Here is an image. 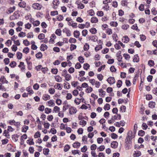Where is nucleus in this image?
Here are the masks:
<instances>
[{"mask_svg":"<svg viewBox=\"0 0 157 157\" xmlns=\"http://www.w3.org/2000/svg\"><path fill=\"white\" fill-rule=\"evenodd\" d=\"M55 33L57 35L60 36L61 35V30L60 29H57L56 30Z\"/></svg>","mask_w":157,"mask_h":157,"instance_id":"nucleus-59","label":"nucleus"},{"mask_svg":"<svg viewBox=\"0 0 157 157\" xmlns=\"http://www.w3.org/2000/svg\"><path fill=\"white\" fill-rule=\"evenodd\" d=\"M129 38L126 36H124L122 39V41L124 43H127L129 42Z\"/></svg>","mask_w":157,"mask_h":157,"instance_id":"nucleus-14","label":"nucleus"},{"mask_svg":"<svg viewBox=\"0 0 157 157\" xmlns=\"http://www.w3.org/2000/svg\"><path fill=\"white\" fill-rule=\"evenodd\" d=\"M118 146V143L116 142L113 141L111 143V147L113 148H116Z\"/></svg>","mask_w":157,"mask_h":157,"instance_id":"nucleus-17","label":"nucleus"},{"mask_svg":"<svg viewBox=\"0 0 157 157\" xmlns=\"http://www.w3.org/2000/svg\"><path fill=\"white\" fill-rule=\"evenodd\" d=\"M19 136L17 134L13 135L12 136V139L15 142H17L18 140V138Z\"/></svg>","mask_w":157,"mask_h":157,"instance_id":"nucleus-16","label":"nucleus"},{"mask_svg":"<svg viewBox=\"0 0 157 157\" xmlns=\"http://www.w3.org/2000/svg\"><path fill=\"white\" fill-rule=\"evenodd\" d=\"M79 124L82 125V127L85 126L86 124V121L85 120H82L80 121Z\"/></svg>","mask_w":157,"mask_h":157,"instance_id":"nucleus-28","label":"nucleus"},{"mask_svg":"<svg viewBox=\"0 0 157 157\" xmlns=\"http://www.w3.org/2000/svg\"><path fill=\"white\" fill-rule=\"evenodd\" d=\"M103 139L102 138H98L97 139V141L98 144H100L102 143L103 141Z\"/></svg>","mask_w":157,"mask_h":157,"instance_id":"nucleus-62","label":"nucleus"},{"mask_svg":"<svg viewBox=\"0 0 157 157\" xmlns=\"http://www.w3.org/2000/svg\"><path fill=\"white\" fill-rule=\"evenodd\" d=\"M72 153L74 155H75L76 154H78L79 155H80V151L78 150H73L72 151Z\"/></svg>","mask_w":157,"mask_h":157,"instance_id":"nucleus-36","label":"nucleus"},{"mask_svg":"<svg viewBox=\"0 0 157 157\" xmlns=\"http://www.w3.org/2000/svg\"><path fill=\"white\" fill-rule=\"evenodd\" d=\"M55 78L56 81L58 82H60L62 81V78L59 75H56L55 76Z\"/></svg>","mask_w":157,"mask_h":157,"instance_id":"nucleus-26","label":"nucleus"},{"mask_svg":"<svg viewBox=\"0 0 157 157\" xmlns=\"http://www.w3.org/2000/svg\"><path fill=\"white\" fill-rule=\"evenodd\" d=\"M42 54L41 52H39L36 55V57L37 58L40 59L42 57Z\"/></svg>","mask_w":157,"mask_h":157,"instance_id":"nucleus-57","label":"nucleus"},{"mask_svg":"<svg viewBox=\"0 0 157 157\" xmlns=\"http://www.w3.org/2000/svg\"><path fill=\"white\" fill-rule=\"evenodd\" d=\"M65 80L67 81H69L71 79V75L70 74H67L65 76Z\"/></svg>","mask_w":157,"mask_h":157,"instance_id":"nucleus-31","label":"nucleus"},{"mask_svg":"<svg viewBox=\"0 0 157 157\" xmlns=\"http://www.w3.org/2000/svg\"><path fill=\"white\" fill-rule=\"evenodd\" d=\"M133 61L134 62H138L139 61V58L137 55H135L134 56Z\"/></svg>","mask_w":157,"mask_h":157,"instance_id":"nucleus-24","label":"nucleus"},{"mask_svg":"<svg viewBox=\"0 0 157 157\" xmlns=\"http://www.w3.org/2000/svg\"><path fill=\"white\" fill-rule=\"evenodd\" d=\"M97 15L99 17H102L104 15V13L102 11H98L97 12Z\"/></svg>","mask_w":157,"mask_h":157,"instance_id":"nucleus-53","label":"nucleus"},{"mask_svg":"<svg viewBox=\"0 0 157 157\" xmlns=\"http://www.w3.org/2000/svg\"><path fill=\"white\" fill-rule=\"evenodd\" d=\"M106 33L109 35L112 34L113 33L112 30L110 28H108L107 29H106Z\"/></svg>","mask_w":157,"mask_h":157,"instance_id":"nucleus-40","label":"nucleus"},{"mask_svg":"<svg viewBox=\"0 0 157 157\" xmlns=\"http://www.w3.org/2000/svg\"><path fill=\"white\" fill-rule=\"evenodd\" d=\"M0 82L3 83H7L8 81L6 79L4 76H2L0 79Z\"/></svg>","mask_w":157,"mask_h":157,"instance_id":"nucleus-19","label":"nucleus"},{"mask_svg":"<svg viewBox=\"0 0 157 157\" xmlns=\"http://www.w3.org/2000/svg\"><path fill=\"white\" fill-rule=\"evenodd\" d=\"M122 85V81L121 80H119L117 83V85L118 87H120Z\"/></svg>","mask_w":157,"mask_h":157,"instance_id":"nucleus-56","label":"nucleus"},{"mask_svg":"<svg viewBox=\"0 0 157 157\" xmlns=\"http://www.w3.org/2000/svg\"><path fill=\"white\" fill-rule=\"evenodd\" d=\"M63 32L65 33L68 36H71V32L70 30L67 28H65L63 30Z\"/></svg>","mask_w":157,"mask_h":157,"instance_id":"nucleus-5","label":"nucleus"},{"mask_svg":"<svg viewBox=\"0 0 157 157\" xmlns=\"http://www.w3.org/2000/svg\"><path fill=\"white\" fill-rule=\"evenodd\" d=\"M88 31L87 30L84 29L82 31V35L84 36H86L87 34Z\"/></svg>","mask_w":157,"mask_h":157,"instance_id":"nucleus-60","label":"nucleus"},{"mask_svg":"<svg viewBox=\"0 0 157 157\" xmlns=\"http://www.w3.org/2000/svg\"><path fill=\"white\" fill-rule=\"evenodd\" d=\"M90 32L93 34H95L97 33V30L94 28H92L90 30Z\"/></svg>","mask_w":157,"mask_h":157,"instance_id":"nucleus-29","label":"nucleus"},{"mask_svg":"<svg viewBox=\"0 0 157 157\" xmlns=\"http://www.w3.org/2000/svg\"><path fill=\"white\" fill-rule=\"evenodd\" d=\"M52 3L53 5V8L54 9H56V6L59 5V0H54L52 2Z\"/></svg>","mask_w":157,"mask_h":157,"instance_id":"nucleus-6","label":"nucleus"},{"mask_svg":"<svg viewBox=\"0 0 157 157\" xmlns=\"http://www.w3.org/2000/svg\"><path fill=\"white\" fill-rule=\"evenodd\" d=\"M33 139L32 140L29 139L27 140V143L30 145H34V142L33 141Z\"/></svg>","mask_w":157,"mask_h":157,"instance_id":"nucleus-37","label":"nucleus"},{"mask_svg":"<svg viewBox=\"0 0 157 157\" xmlns=\"http://www.w3.org/2000/svg\"><path fill=\"white\" fill-rule=\"evenodd\" d=\"M18 5L21 7L24 8L26 6V3L24 1L18 3Z\"/></svg>","mask_w":157,"mask_h":157,"instance_id":"nucleus-20","label":"nucleus"},{"mask_svg":"<svg viewBox=\"0 0 157 157\" xmlns=\"http://www.w3.org/2000/svg\"><path fill=\"white\" fill-rule=\"evenodd\" d=\"M94 85L97 88H98L101 85L100 82L98 81H96Z\"/></svg>","mask_w":157,"mask_h":157,"instance_id":"nucleus-63","label":"nucleus"},{"mask_svg":"<svg viewBox=\"0 0 157 157\" xmlns=\"http://www.w3.org/2000/svg\"><path fill=\"white\" fill-rule=\"evenodd\" d=\"M129 27V25L128 24H124L122 26L121 28L123 29L126 30Z\"/></svg>","mask_w":157,"mask_h":157,"instance_id":"nucleus-51","label":"nucleus"},{"mask_svg":"<svg viewBox=\"0 0 157 157\" xmlns=\"http://www.w3.org/2000/svg\"><path fill=\"white\" fill-rule=\"evenodd\" d=\"M63 87L62 84L59 83L56 84L54 86V87L56 89L60 90L62 89Z\"/></svg>","mask_w":157,"mask_h":157,"instance_id":"nucleus-11","label":"nucleus"},{"mask_svg":"<svg viewBox=\"0 0 157 157\" xmlns=\"http://www.w3.org/2000/svg\"><path fill=\"white\" fill-rule=\"evenodd\" d=\"M45 37V35L43 33H41L39 34L38 36V38L40 40L43 39Z\"/></svg>","mask_w":157,"mask_h":157,"instance_id":"nucleus-47","label":"nucleus"},{"mask_svg":"<svg viewBox=\"0 0 157 157\" xmlns=\"http://www.w3.org/2000/svg\"><path fill=\"white\" fill-rule=\"evenodd\" d=\"M76 40L74 38H70L69 40V42L71 43H75L76 42Z\"/></svg>","mask_w":157,"mask_h":157,"instance_id":"nucleus-46","label":"nucleus"},{"mask_svg":"<svg viewBox=\"0 0 157 157\" xmlns=\"http://www.w3.org/2000/svg\"><path fill=\"white\" fill-rule=\"evenodd\" d=\"M91 40L93 42H96L98 40V37L96 36H91Z\"/></svg>","mask_w":157,"mask_h":157,"instance_id":"nucleus-38","label":"nucleus"},{"mask_svg":"<svg viewBox=\"0 0 157 157\" xmlns=\"http://www.w3.org/2000/svg\"><path fill=\"white\" fill-rule=\"evenodd\" d=\"M69 112L71 115H73L76 113L77 110L75 107L70 106L69 107Z\"/></svg>","mask_w":157,"mask_h":157,"instance_id":"nucleus-1","label":"nucleus"},{"mask_svg":"<svg viewBox=\"0 0 157 157\" xmlns=\"http://www.w3.org/2000/svg\"><path fill=\"white\" fill-rule=\"evenodd\" d=\"M121 52L120 51L118 52L117 53V56L118 58V60L119 62L121 61V59L122 58V57L121 55Z\"/></svg>","mask_w":157,"mask_h":157,"instance_id":"nucleus-10","label":"nucleus"},{"mask_svg":"<svg viewBox=\"0 0 157 157\" xmlns=\"http://www.w3.org/2000/svg\"><path fill=\"white\" fill-rule=\"evenodd\" d=\"M18 36L20 37H23L26 36V33L23 32H21L19 34Z\"/></svg>","mask_w":157,"mask_h":157,"instance_id":"nucleus-48","label":"nucleus"},{"mask_svg":"<svg viewBox=\"0 0 157 157\" xmlns=\"http://www.w3.org/2000/svg\"><path fill=\"white\" fill-rule=\"evenodd\" d=\"M132 132L131 131H129L128 132V136H127L126 139H127L128 140H130L132 139V138H134V136H133L132 135Z\"/></svg>","mask_w":157,"mask_h":157,"instance_id":"nucleus-9","label":"nucleus"},{"mask_svg":"<svg viewBox=\"0 0 157 157\" xmlns=\"http://www.w3.org/2000/svg\"><path fill=\"white\" fill-rule=\"evenodd\" d=\"M110 105L109 104H106L105 105L104 109L105 111L106 110H108L110 108Z\"/></svg>","mask_w":157,"mask_h":157,"instance_id":"nucleus-30","label":"nucleus"},{"mask_svg":"<svg viewBox=\"0 0 157 157\" xmlns=\"http://www.w3.org/2000/svg\"><path fill=\"white\" fill-rule=\"evenodd\" d=\"M121 118V115L119 114H117V115H114L112 117V120L114 121L115 120H120Z\"/></svg>","mask_w":157,"mask_h":157,"instance_id":"nucleus-8","label":"nucleus"},{"mask_svg":"<svg viewBox=\"0 0 157 157\" xmlns=\"http://www.w3.org/2000/svg\"><path fill=\"white\" fill-rule=\"evenodd\" d=\"M97 78L100 81H101L103 79V76L102 74H99L97 75Z\"/></svg>","mask_w":157,"mask_h":157,"instance_id":"nucleus-35","label":"nucleus"},{"mask_svg":"<svg viewBox=\"0 0 157 157\" xmlns=\"http://www.w3.org/2000/svg\"><path fill=\"white\" fill-rule=\"evenodd\" d=\"M40 24V22L39 21L36 20L33 23V25L34 26H38Z\"/></svg>","mask_w":157,"mask_h":157,"instance_id":"nucleus-61","label":"nucleus"},{"mask_svg":"<svg viewBox=\"0 0 157 157\" xmlns=\"http://www.w3.org/2000/svg\"><path fill=\"white\" fill-rule=\"evenodd\" d=\"M145 134V132L142 130H140L138 133L139 136H143Z\"/></svg>","mask_w":157,"mask_h":157,"instance_id":"nucleus-33","label":"nucleus"},{"mask_svg":"<svg viewBox=\"0 0 157 157\" xmlns=\"http://www.w3.org/2000/svg\"><path fill=\"white\" fill-rule=\"evenodd\" d=\"M50 98V96L47 94H44L42 97L43 99L45 101H46L49 100Z\"/></svg>","mask_w":157,"mask_h":157,"instance_id":"nucleus-12","label":"nucleus"},{"mask_svg":"<svg viewBox=\"0 0 157 157\" xmlns=\"http://www.w3.org/2000/svg\"><path fill=\"white\" fill-rule=\"evenodd\" d=\"M29 127L27 126H24L23 127V128L22 130V132H26L27 130L28 129Z\"/></svg>","mask_w":157,"mask_h":157,"instance_id":"nucleus-45","label":"nucleus"},{"mask_svg":"<svg viewBox=\"0 0 157 157\" xmlns=\"http://www.w3.org/2000/svg\"><path fill=\"white\" fill-rule=\"evenodd\" d=\"M18 67H20L22 70H24L25 68L24 63L23 62H21L20 63L19 65H18Z\"/></svg>","mask_w":157,"mask_h":157,"instance_id":"nucleus-34","label":"nucleus"},{"mask_svg":"<svg viewBox=\"0 0 157 157\" xmlns=\"http://www.w3.org/2000/svg\"><path fill=\"white\" fill-rule=\"evenodd\" d=\"M108 82L110 84H113L115 83V78L113 77H110L107 80Z\"/></svg>","mask_w":157,"mask_h":157,"instance_id":"nucleus-4","label":"nucleus"},{"mask_svg":"<svg viewBox=\"0 0 157 157\" xmlns=\"http://www.w3.org/2000/svg\"><path fill=\"white\" fill-rule=\"evenodd\" d=\"M89 67L90 65L88 64L87 63H85L84 64L83 66V68L84 69H85L87 70L89 68Z\"/></svg>","mask_w":157,"mask_h":157,"instance_id":"nucleus-52","label":"nucleus"},{"mask_svg":"<svg viewBox=\"0 0 157 157\" xmlns=\"http://www.w3.org/2000/svg\"><path fill=\"white\" fill-rule=\"evenodd\" d=\"M89 48V45L87 43H86L84 46V49L85 51L88 50Z\"/></svg>","mask_w":157,"mask_h":157,"instance_id":"nucleus-41","label":"nucleus"},{"mask_svg":"<svg viewBox=\"0 0 157 157\" xmlns=\"http://www.w3.org/2000/svg\"><path fill=\"white\" fill-rule=\"evenodd\" d=\"M141 155V152L139 151H135V153L133 155L134 157H139Z\"/></svg>","mask_w":157,"mask_h":157,"instance_id":"nucleus-25","label":"nucleus"},{"mask_svg":"<svg viewBox=\"0 0 157 157\" xmlns=\"http://www.w3.org/2000/svg\"><path fill=\"white\" fill-rule=\"evenodd\" d=\"M19 17V15L17 12H14L13 15L11 16L10 17V20H12L17 19Z\"/></svg>","mask_w":157,"mask_h":157,"instance_id":"nucleus-3","label":"nucleus"},{"mask_svg":"<svg viewBox=\"0 0 157 157\" xmlns=\"http://www.w3.org/2000/svg\"><path fill=\"white\" fill-rule=\"evenodd\" d=\"M32 7L34 9L40 10L42 8V6L38 3H35L32 5Z\"/></svg>","mask_w":157,"mask_h":157,"instance_id":"nucleus-2","label":"nucleus"},{"mask_svg":"<svg viewBox=\"0 0 157 157\" xmlns=\"http://www.w3.org/2000/svg\"><path fill=\"white\" fill-rule=\"evenodd\" d=\"M88 12L89 15L91 16H94L95 14L93 10H90Z\"/></svg>","mask_w":157,"mask_h":157,"instance_id":"nucleus-54","label":"nucleus"},{"mask_svg":"<svg viewBox=\"0 0 157 157\" xmlns=\"http://www.w3.org/2000/svg\"><path fill=\"white\" fill-rule=\"evenodd\" d=\"M26 90L30 94H33L34 92L32 90V87L30 86H29L26 88Z\"/></svg>","mask_w":157,"mask_h":157,"instance_id":"nucleus-15","label":"nucleus"},{"mask_svg":"<svg viewBox=\"0 0 157 157\" xmlns=\"http://www.w3.org/2000/svg\"><path fill=\"white\" fill-rule=\"evenodd\" d=\"M29 151L31 154H33L34 151V147H30L29 148Z\"/></svg>","mask_w":157,"mask_h":157,"instance_id":"nucleus-64","label":"nucleus"},{"mask_svg":"<svg viewBox=\"0 0 157 157\" xmlns=\"http://www.w3.org/2000/svg\"><path fill=\"white\" fill-rule=\"evenodd\" d=\"M148 64L150 67H152L154 65L155 63L153 60H149L148 61Z\"/></svg>","mask_w":157,"mask_h":157,"instance_id":"nucleus-39","label":"nucleus"},{"mask_svg":"<svg viewBox=\"0 0 157 157\" xmlns=\"http://www.w3.org/2000/svg\"><path fill=\"white\" fill-rule=\"evenodd\" d=\"M49 151V149L48 148L44 149L43 150L44 154L45 155H48V154Z\"/></svg>","mask_w":157,"mask_h":157,"instance_id":"nucleus-44","label":"nucleus"},{"mask_svg":"<svg viewBox=\"0 0 157 157\" xmlns=\"http://www.w3.org/2000/svg\"><path fill=\"white\" fill-rule=\"evenodd\" d=\"M48 47L45 44H42L40 47V49L41 51H44L45 50H47Z\"/></svg>","mask_w":157,"mask_h":157,"instance_id":"nucleus-18","label":"nucleus"},{"mask_svg":"<svg viewBox=\"0 0 157 157\" xmlns=\"http://www.w3.org/2000/svg\"><path fill=\"white\" fill-rule=\"evenodd\" d=\"M72 97V94L71 93H67V94L66 98L67 100H69L71 99Z\"/></svg>","mask_w":157,"mask_h":157,"instance_id":"nucleus-58","label":"nucleus"},{"mask_svg":"<svg viewBox=\"0 0 157 157\" xmlns=\"http://www.w3.org/2000/svg\"><path fill=\"white\" fill-rule=\"evenodd\" d=\"M74 36L76 38H78L79 36L80 33L78 31H75L73 33Z\"/></svg>","mask_w":157,"mask_h":157,"instance_id":"nucleus-22","label":"nucleus"},{"mask_svg":"<svg viewBox=\"0 0 157 157\" xmlns=\"http://www.w3.org/2000/svg\"><path fill=\"white\" fill-rule=\"evenodd\" d=\"M54 101L53 100H50L48 101L47 103L48 104V105L50 107H53L54 106L55 104L54 103Z\"/></svg>","mask_w":157,"mask_h":157,"instance_id":"nucleus-13","label":"nucleus"},{"mask_svg":"<svg viewBox=\"0 0 157 157\" xmlns=\"http://www.w3.org/2000/svg\"><path fill=\"white\" fill-rule=\"evenodd\" d=\"M40 134L39 132L37 131V132H36L34 135V137L35 138H36L38 137H40Z\"/></svg>","mask_w":157,"mask_h":157,"instance_id":"nucleus-55","label":"nucleus"},{"mask_svg":"<svg viewBox=\"0 0 157 157\" xmlns=\"http://www.w3.org/2000/svg\"><path fill=\"white\" fill-rule=\"evenodd\" d=\"M102 46L101 45H98L95 48V51H98L102 48Z\"/></svg>","mask_w":157,"mask_h":157,"instance_id":"nucleus-32","label":"nucleus"},{"mask_svg":"<svg viewBox=\"0 0 157 157\" xmlns=\"http://www.w3.org/2000/svg\"><path fill=\"white\" fill-rule=\"evenodd\" d=\"M70 148V146L69 145H67L64 146V151L65 152H67L69 150Z\"/></svg>","mask_w":157,"mask_h":157,"instance_id":"nucleus-50","label":"nucleus"},{"mask_svg":"<svg viewBox=\"0 0 157 157\" xmlns=\"http://www.w3.org/2000/svg\"><path fill=\"white\" fill-rule=\"evenodd\" d=\"M98 90V92L100 93L99 96L102 97H104L105 95V92L102 89H99Z\"/></svg>","mask_w":157,"mask_h":157,"instance_id":"nucleus-7","label":"nucleus"},{"mask_svg":"<svg viewBox=\"0 0 157 157\" xmlns=\"http://www.w3.org/2000/svg\"><path fill=\"white\" fill-rule=\"evenodd\" d=\"M60 108L57 106H55L54 107L53 111H54L55 113H57L59 111Z\"/></svg>","mask_w":157,"mask_h":157,"instance_id":"nucleus-43","label":"nucleus"},{"mask_svg":"<svg viewBox=\"0 0 157 157\" xmlns=\"http://www.w3.org/2000/svg\"><path fill=\"white\" fill-rule=\"evenodd\" d=\"M98 21V19L96 17H92L91 19V22L92 23H96Z\"/></svg>","mask_w":157,"mask_h":157,"instance_id":"nucleus-21","label":"nucleus"},{"mask_svg":"<svg viewBox=\"0 0 157 157\" xmlns=\"http://www.w3.org/2000/svg\"><path fill=\"white\" fill-rule=\"evenodd\" d=\"M155 102L150 101L148 104L149 106L151 108H153L155 107Z\"/></svg>","mask_w":157,"mask_h":157,"instance_id":"nucleus-23","label":"nucleus"},{"mask_svg":"<svg viewBox=\"0 0 157 157\" xmlns=\"http://www.w3.org/2000/svg\"><path fill=\"white\" fill-rule=\"evenodd\" d=\"M80 143L78 142H75L73 144V147L76 148H78L80 146Z\"/></svg>","mask_w":157,"mask_h":157,"instance_id":"nucleus-27","label":"nucleus"},{"mask_svg":"<svg viewBox=\"0 0 157 157\" xmlns=\"http://www.w3.org/2000/svg\"><path fill=\"white\" fill-rule=\"evenodd\" d=\"M48 92L51 94H53L55 92V90L54 88H50L48 90Z\"/></svg>","mask_w":157,"mask_h":157,"instance_id":"nucleus-49","label":"nucleus"},{"mask_svg":"<svg viewBox=\"0 0 157 157\" xmlns=\"http://www.w3.org/2000/svg\"><path fill=\"white\" fill-rule=\"evenodd\" d=\"M52 112V109L48 108H46L45 109V113L47 114L51 113Z\"/></svg>","mask_w":157,"mask_h":157,"instance_id":"nucleus-42","label":"nucleus"}]
</instances>
